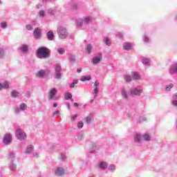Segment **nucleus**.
Returning a JSON list of instances; mask_svg holds the SVG:
<instances>
[{"label": "nucleus", "mask_w": 177, "mask_h": 177, "mask_svg": "<svg viewBox=\"0 0 177 177\" xmlns=\"http://www.w3.org/2000/svg\"><path fill=\"white\" fill-rule=\"evenodd\" d=\"M46 73L45 71H39L36 73V77L37 78H43L44 75H46Z\"/></svg>", "instance_id": "10"}, {"label": "nucleus", "mask_w": 177, "mask_h": 177, "mask_svg": "<svg viewBox=\"0 0 177 177\" xmlns=\"http://www.w3.org/2000/svg\"><path fill=\"white\" fill-rule=\"evenodd\" d=\"M4 53L5 51H3V49L0 48V57H2V56H3Z\"/></svg>", "instance_id": "43"}, {"label": "nucleus", "mask_w": 177, "mask_h": 177, "mask_svg": "<svg viewBox=\"0 0 177 177\" xmlns=\"http://www.w3.org/2000/svg\"><path fill=\"white\" fill-rule=\"evenodd\" d=\"M12 169V171H15L16 170V167H14L13 169Z\"/></svg>", "instance_id": "55"}, {"label": "nucleus", "mask_w": 177, "mask_h": 177, "mask_svg": "<svg viewBox=\"0 0 177 177\" xmlns=\"http://www.w3.org/2000/svg\"><path fill=\"white\" fill-rule=\"evenodd\" d=\"M39 59H46L50 57V50L46 47H40L37 50Z\"/></svg>", "instance_id": "1"}, {"label": "nucleus", "mask_w": 177, "mask_h": 177, "mask_svg": "<svg viewBox=\"0 0 177 177\" xmlns=\"http://www.w3.org/2000/svg\"><path fill=\"white\" fill-rule=\"evenodd\" d=\"M33 156H34V157H38V153H33Z\"/></svg>", "instance_id": "52"}, {"label": "nucleus", "mask_w": 177, "mask_h": 177, "mask_svg": "<svg viewBox=\"0 0 177 177\" xmlns=\"http://www.w3.org/2000/svg\"><path fill=\"white\" fill-rule=\"evenodd\" d=\"M34 37L37 39L41 38V28H37L34 30Z\"/></svg>", "instance_id": "7"}, {"label": "nucleus", "mask_w": 177, "mask_h": 177, "mask_svg": "<svg viewBox=\"0 0 177 177\" xmlns=\"http://www.w3.org/2000/svg\"><path fill=\"white\" fill-rule=\"evenodd\" d=\"M102 55H100L99 57H95L93 59V63L94 64H97V63H99L100 62V60H102Z\"/></svg>", "instance_id": "12"}, {"label": "nucleus", "mask_w": 177, "mask_h": 177, "mask_svg": "<svg viewBox=\"0 0 177 177\" xmlns=\"http://www.w3.org/2000/svg\"><path fill=\"white\" fill-rule=\"evenodd\" d=\"M12 134L7 133L3 136V142L5 143V145H10L12 143Z\"/></svg>", "instance_id": "5"}, {"label": "nucleus", "mask_w": 177, "mask_h": 177, "mask_svg": "<svg viewBox=\"0 0 177 177\" xmlns=\"http://www.w3.org/2000/svg\"><path fill=\"white\" fill-rule=\"evenodd\" d=\"M68 109H70V104H67Z\"/></svg>", "instance_id": "54"}, {"label": "nucleus", "mask_w": 177, "mask_h": 177, "mask_svg": "<svg viewBox=\"0 0 177 177\" xmlns=\"http://www.w3.org/2000/svg\"><path fill=\"white\" fill-rule=\"evenodd\" d=\"M57 33H58L59 38H61V39H64L66 38V37L67 36L66 28H64L62 26H59L58 28Z\"/></svg>", "instance_id": "3"}, {"label": "nucleus", "mask_w": 177, "mask_h": 177, "mask_svg": "<svg viewBox=\"0 0 177 177\" xmlns=\"http://www.w3.org/2000/svg\"><path fill=\"white\" fill-rule=\"evenodd\" d=\"M1 28H6V27H8V24H6V22H1Z\"/></svg>", "instance_id": "36"}, {"label": "nucleus", "mask_w": 177, "mask_h": 177, "mask_svg": "<svg viewBox=\"0 0 177 177\" xmlns=\"http://www.w3.org/2000/svg\"><path fill=\"white\" fill-rule=\"evenodd\" d=\"M10 94H11V96H12V97H17V96H19V92H17V91H15V90H13V91L10 93Z\"/></svg>", "instance_id": "22"}, {"label": "nucleus", "mask_w": 177, "mask_h": 177, "mask_svg": "<svg viewBox=\"0 0 177 177\" xmlns=\"http://www.w3.org/2000/svg\"><path fill=\"white\" fill-rule=\"evenodd\" d=\"M82 23H84V22H82V21H77V26H79L80 27H81V26H82Z\"/></svg>", "instance_id": "47"}, {"label": "nucleus", "mask_w": 177, "mask_h": 177, "mask_svg": "<svg viewBox=\"0 0 177 177\" xmlns=\"http://www.w3.org/2000/svg\"><path fill=\"white\" fill-rule=\"evenodd\" d=\"M4 88L5 89H8L9 88V82H5L4 83L0 84V90Z\"/></svg>", "instance_id": "13"}, {"label": "nucleus", "mask_w": 177, "mask_h": 177, "mask_svg": "<svg viewBox=\"0 0 177 177\" xmlns=\"http://www.w3.org/2000/svg\"><path fill=\"white\" fill-rule=\"evenodd\" d=\"M81 71H82V69H77V73H81Z\"/></svg>", "instance_id": "53"}, {"label": "nucleus", "mask_w": 177, "mask_h": 177, "mask_svg": "<svg viewBox=\"0 0 177 177\" xmlns=\"http://www.w3.org/2000/svg\"><path fill=\"white\" fill-rule=\"evenodd\" d=\"M142 63L143 64H145L146 66L150 64V59H149L148 58H145L142 60Z\"/></svg>", "instance_id": "28"}, {"label": "nucleus", "mask_w": 177, "mask_h": 177, "mask_svg": "<svg viewBox=\"0 0 177 177\" xmlns=\"http://www.w3.org/2000/svg\"><path fill=\"white\" fill-rule=\"evenodd\" d=\"M47 37L49 41H53V38H55V35L53 34V32L52 30H49L47 32Z\"/></svg>", "instance_id": "11"}, {"label": "nucleus", "mask_w": 177, "mask_h": 177, "mask_svg": "<svg viewBox=\"0 0 177 177\" xmlns=\"http://www.w3.org/2000/svg\"><path fill=\"white\" fill-rule=\"evenodd\" d=\"M122 96L124 99H128V94L127 93V91L124 88L122 90Z\"/></svg>", "instance_id": "20"}, {"label": "nucleus", "mask_w": 177, "mask_h": 177, "mask_svg": "<svg viewBox=\"0 0 177 177\" xmlns=\"http://www.w3.org/2000/svg\"><path fill=\"white\" fill-rule=\"evenodd\" d=\"M174 99L175 100L173 102V104L174 106H177V94L176 95H174Z\"/></svg>", "instance_id": "40"}, {"label": "nucleus", "mask_w": 177, "mask_h": 177, "mask_svg": "<svg viewBox=\"0 0 177 177\" xmlns=\"http://www.w3.org/2000/svg\"><path fill=\"white\" fill-rule=\"evenodd\" d=\"M56 13V12H54L53 13H51L52 15H55Z\"/></svg>", "instance_id": "57"}, {"label": "nucleus", "mask_w": 177, "mask_h": 177, "mask_svg": "<svg viewBox=\"0 0 177 177\" xmlns=\"http://www.w3.org/2000/svg\"><path fill=\"white\" fill-rule=\"evenodd\" d=\"M99 167L100 168H101V169H105L107 168V162H102L101 163H100Z\"/></svg>", "instance_id": "15"}, {"label": "nucleus", "mask_w": 177, "mask_h": 177, "mask_svg": "<svg viewBox=\"0 0 177 177\" xmlns=\"http://www.w3.org/2000/svg\"><path fill=\"white\" fill-rule=\"evenodd\" d=\"M39 15H40L41 17H44V16H45V11L41 10V11L39 12Z\"/></svg>", "instance_id": "42"}, {"label": "nucleus", "mask_w": 177, "mask_h": 177, "mask_svg": "<svg viewBox=\"0 0 177 177\" xmlns=\"http://www.w3.org/2000/svg\"><path fill=\"white\" fill-rule=\"evenodd\" d=\"M26 109H27V104L23 103L20 105L21 110H26Z\"/></svg>", "instance_id": "33"}, {"label": "nucleus", "mask_w": 177, "mask_h": 177, "mask_svg": "<svg viewBox=\"0 0 177 177\" xmlns=\"http://www.w3.org/2000/svg\"><path fill=\"white\" fill-rule=\"evenodd\" d=\"M62 71V66L59 64L55 65V73H60Z\"/></svg>", "instance_id": "25"}, {"label": "nucleus", "mask_w": 177, "mask_h": 177, "mask_svg": "<svg viewBox=\"0 0 177 177\" xmlns=\"http://www.w3.org/2000/svg\"><path fill=\"white\" fill-rule=\"evenodd\" d=\"M56 93H57V90H56L55 88H50L48 91L49 99H53V100H55V96H56Z\"/></svg>", "instance_id": "6"}, {"label": "nucleus", "mask_w": 177, "mask_h": 177, "mask_svg": "<svg viewBox=\"0 0 177 177\" xmlns=\"http://www.w3.org/2000/svg\"><path fill=\"white\" fill-rule=\"evenodd\" d=\"M104 42H105V44H106V45H110V39H109V38H105L104 39Z\"/></svg>", "instance_id": "38"}, {"label": "nucleus", "mask_w": 177, "mask_h": 177, "mask_svg": "<svg viewBox=\"0 0 177 177\" xmlns=\"http://www.w3.org/2000/svg\"><path fill=\"white\" fill-rule=\"evenodd\" d=\"M0 3H1V0H0Z\"/></svg>", "instance_id": "58"}, {"label": "nucleus", "mask_w": 177, "mask_h": 177, "mask_svg": "<svg viewBox=\"0 0 177 177\" xmlns=\"http://www.w3.org/2000/svg\"><path fill=\"white\" fill-rule=\"evenodd\" d=\"M70 60H75V57H74L73 56H71L70 57Z\"/></svg>", "instance_id": "49"}, {"label": "nucleus", "mask_w": 177, "mask_h": 177, "mask_svg": "<svg viewBox=\"0 0 177 177\" xmlns=\"http://www.w3.org/2000/svg\"><path fill=\"white\" fill-rule=\"evenodd\" d=\"M125 81H132V77H131V75H127L125 77Z\"/></svg>", "instance_id": "39"}, {"label": "nucleus", "mask_w": 177, "mask_h": 177, "mask_svg": "<svg viewBox=\"0 0 177 177\" xmlns=\"http://www.w3.org/2000/svg\"><path fill=\"white\" fill-rule=\"evenodd\" d=\"M143 89H142V88L138 87L136 88H132L130 91V96H139V95H140V93H142Z\"/></svg>", "instance_id": "4"}, {"label": "nucleus", "mask_w": 177, "mask_h": 177, "mask_svg": "<svg viewBox=\"0 0 177 177\" xmlns=\"http://www.w3.org/2000/svg\"><path fill=\"white\" fill-rule=\"evenodd\" d=\"M86 53H91L92 52V45L88 44L86 46Z\"/></svg>", "instance_id": "19"}, {"label": "nucleus", "mask_w": 177, "mask_h": 177, "mask_svg": "<svg viewBox=\"0 0 177 177\" xmlns=\"http://www.w3.org/2000/svg\"><path fill=\"white\" fill-rule=\"evenodd\" d=\"M92 22V18L91 17H87L84 18V23L88 24Z\"/></svg>", "instance_id": "23"}, {"label": "nucleus", "mask_w": 177, "mask_h": 177, "mask_svg": "<svg viewBox=\"0 0 177 177\" xmlns=\"http://www.w3.org/2000/svg\"><path fill=\"white\" fill-rule=\"evenodd\" d=\"M62 77V73H60V72H55V78L57 80L60 79Z\"/></svg>", "instance_id": "31"}, {"label": "nucleus", "mask_w": 177, "mask_h": 177, "mask_svg": "<svg viewBox=\"0 0 177 177\" xmlns=\"http://www.w3.org/2000/svg\"><path fill=\"white\" fill-rule=\"evenodd\" d=\"M84 127V122L82 121H80L77 123V128H82Z\"/></svg>", "instance_id": "34"}, {"label": "nucleus", "mask_w": 177, "mask_h": 177, "mask_svg": "<svg viewBox=\"0 0 177 177\" xmlns=\"http://www.w3.org/2000/svg\"><path fill=\"white\" fill-rule=\"evenodd\" d=\"M21 52H27L28 50V47L27 46H22L20 47Z\"/></svg>", "instance_id": "24"}, {"label": "nucleus", "mask_w": 177, "mask_h": 177, "mask_svg": "<svg viewBox=\"0 0 177 177\" xmlns=\"http://www.w3.org/2000/svg\"><path fill=\"white\" fill-rule=\"evenodd\" d=\"M99 86V83H97V82H95V83L94 84L93 88V93H95V95H96V93H97V86Z\"/></svg>", "instance_id": "17"}, {"label": "nucleus", "mask_w": 177, "mask_h": 177, "mask_svg": "<svg viewBox=\"0 0 177 177\" xmlns=\"http://www.w3.org/2000/svg\"><path fill=\"white\" fill-rule=\"evenodd\" d=\"M59 113V111H56L54 113V115H58Z\"/></svg>", "instance_id": "48"}, {"label": "nucleus", "mask_w": 177, "mask_h": 177, "mask_svg": "<svg viewBox=\"0 0 177 177\" xmlns=\"http://www.w3.org/2000/svg\"><path fill=\"white\" fill-rule=\"evenodd\" d=\"M133 80H140V76L138 73H134L133 75Z\"/></svg>", "instance_id": "30"}, {"label": "nucleus", "mask_w": 177, "mask_h": 177, "mask_svg": "<svg viewBox=\"0 0 177 177\" xmlns=\"http://www.w3.org/2000/svg\"><path fill=\"white\" fill-rule=\"evenodd\" d=\"M55 175L57 176H62V175H64V169L62 167H58L55 170Z\"/></svg>", "instance_id": "8"}, {"label": "nucleus", "mask_w": 177, "mask_h": 177, "mask_svg": "<svg viewBox=\"0 0 177 177\" xmlns=\"http://www.w3.org/2000/svg\"><path fill=\"white\" fill-rule=\"evenodd\" d=\"M53 107H57V103H54L53 104Z\"/></svg>", "instance_id": "51"}, {"label": "nucleus", "mask_w": 177, "mask_h": 177, "mask_svg": "<svg viewBox=\"0 0 177 177\" xmlns=\"http://www.w3.org/2000/svg\"><path fill=\"white\" fill-rule=\"evenodd\" d=\"M77 117H78V115H77V114H76V115L72 116V117H71V120H72V121H74V120H75V118H77Z\"/></svg>", "instance_id": "46"}, {"label": "nucleus", "mask_w": 177, "mask_h": 177, "mask_svg": "<svg viewBox=\"0 0 177 177\" xmlns=\"http://www.w3.org/2000/svg\"><path fill=\"white\" fill-rule=\"evenodd\" d=\"M175 72L177 73V64H176L174 66L173 68L170 70L171 74H174V73H175Z\"/></svg>", "instance_id": "26"}, {"label": "nucleus", "mask_w": 177, "mask_h": 177, "mask_svg": "<svg viewBox=\"0 0 177 177\" xmlns=\"http://www.w3.org/2000/svg\"><path fill=\"white\" fill-rule=\"evenodd\" d=\"M142 139H144V140H147V142H149L150 140V136L147 133H145L142 136Z\"/></svg>", "instance_id": "21"}, {"label": "nucleus", "mask_w": 177, "mask_h": 177, "mask_svg": "<svg viewBox=\"0 0 177 177\" xmlns=\"http://www.w3.org/2000/svg\"><path fill=\"white\" fill-rule=\"evenodd\" d=\"M74 106H75V107H78V106H80V104H78V103H77V102H75Z\"/></svg>", "instance_id": "50"}, {"label": "nucleus", "mask_w": 177, "mask_h": 177, "mask_svg": "<svg viewBox=\"0 0 177 177\" xmlns=\"http://www.w3.org/2000/svg\"><path fill=\"white\" fill-rule=\"evenodd\" d=\"M76 84H78V80H74L73 82L70 85V88H75Z\"/></svg>", "instance_id": "32"}, {"label": "nucleus", "mask_w": 177, "mask_h": 177, "mask_svg": "<svg viewBox=\"0 0 177 177\" xmlns=\"http://www.w3.org/2000/svg\"><path fill=\"white\" fill-rule=\"evenodd\" d=\"M58 53H59V55H64L66 50H64V48H58Z\"/></svg>", "instance_id": "29"}, {"label": "nucleus", "mask_w": 177, "mask_h": 177, "mask_svg": "<svg viewBox=\"0 0 177 177\" xmlns=\"http://www.w3.org/2000/svg\"><path fill=\"white\" fill-rule=\"evenodd\" d=\"M109 169H110V171H115V166H114V165H111V166L109 167Z\"/></svg>", "instance_id": "44"}, {"label": "nucleus", "mask_w": 177, "mask_h": 177, "mask_svg": "<svg viewBox=\"0 0 177 177\" xmlns=\"http://www.w3.org/2000/svg\"><path fill=\"white\" fill-rule=\"evenodd\" d=\"M134 140L138 143H140V142H142V136H140V135L139 134H136V136L134 137Z\"/></svg>", "instance_id": "14"}, {"label": "nucleus", "mask_w": 177, "mask_h": 177, "mask_svg": "<svg viewBox=\"0 0 177 177\" xmlns=\"http://www.w3.org/2000/svg\"><path fill=\"white\" fill-rule=\"evenodd\" d=\"M64 96H65V100H68V99H70L71 97H73V95L70 93H66L64 94Z\"/></svg>", "instance_id": "27"}, {"label": "nucleus", "mask_w": 177, "mask_h": 177, "mask_svg": "<svg viewBox=\"0 0 177 177\" xmlns=\"http://www.w3.org/2000/svg\"><path fill=\"white\" fill-rule=\"evenodd\" d=\"M80 81L85 82V81H91V76H82Z\"/></svg>", "instance_id": "18"}, {"label": "nucleus", "mask_w": 177, "mask_h": 177, "mask_svg": "<svg viewBox=\"0 0 177 177\" xmlns=\"http://www.w3.org/2000/svg\"><path fill=\"white\" fill-rule=\"evenodd\" d=\"M91 120H92V118H91V117H87V118H86V122L87 124H90Z\"/></svg>", "instance_id": "41"}, {"label": "nucleus", "mask_w": 177, "mask_h": 177, "mask_svg": "<svg viewBox=\"0 0 177 177\" xmlns=\"http://www.w3.org/2000/svg\"><path fill=\"white\" fill-rule=\"evenodd\" d=\"M144 41L149 42V37H147V36H144Z\"/></svg>", "instance_id": "45"}, {"label": "nucleus", "mask_w": 177, "mask_h": 177, "mask_svg": "<svg viewBox=\"0 0 177 177\" xmlns=\"http://www.w3.org/2000/svg\"><path fill=\"white\" fill-rule=\"evenodd\" d=\"M123 49L124 50H131L132 49V44L126 42L123 44Z\"/></svg>", "instance_id": "9"}, {"label": "nucleus", "mask_w": 177, "mask_h": 177, "mask_svg": "<svg viewBox=\"0 0 177 177\" xmlns=\"http://www.w3.org/2000/svg\"><path fill=\"white\" fill-rule=\"evenodd\" d=\"M15 135L17 139H19V140H24V139L27 138L26 132H24V131H23L21 129H17Z\"/></svg>", "instance_id": "2"}, {"label": "nucleus", "mask_w": 177, "mask_h": 177, "mask_svg": "<svg viewBox=\"0 0 177 177\" xmlns=\"http://www.w3.org/2000/svg\"><path fill=\"white\" fill-rule=\"evenodd\" d=\"M70 99H71V100H72V102L74 100V99H73V98H71V97Z\"/></svg>", "instance_id": "56"}, {"label": "nucleus", "mask_w": 177, "mask_h": 177, "mask_svg": "<svg viewBox=\"0 0 177 177\" xmlns=\"http://www.w3.org/2000/svg\"><path fill=\"white\" fill-rule=\"evenodd\" d=\"M26 30H28V31H31V30H32V25L28 24L26 26Z\"/></svg>", "instance_id": "37"}, {"label": "nucleus", "mask_w": 177, "mask_h": 177, "mask_svg": "<svg viewBox=\"0 0 177 177\" xmlns=\"http://www.w3.org/2000/svg\"><path fill=\"white\" fill-rule=\"evenodd\" d=\"M174 87V84H171L169 86H166V91H171V88Z\"/></svg>", "instance_id": "35"}, {"label": "nucleus", "mask_w": 177, "mask_h": 177, "mask_svg": "<svg viewBox=\"0 0 177 177\" xmlns=\"http://www.w3.org/2000/svg\"><path fill=\"white\" fill-rule=\"evenodd\" d=\"M32 150H34V147H32V145L28 146L27 147V149H26V154H30V153H31V151H32Z\"/></svg>", "instance_id": "16"}]
</instances>
